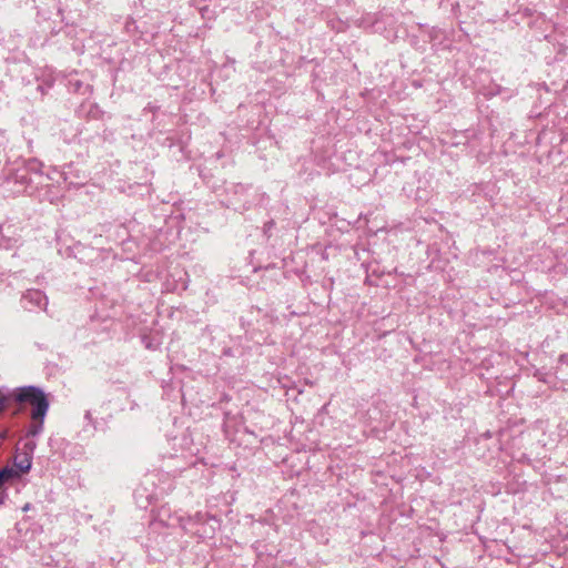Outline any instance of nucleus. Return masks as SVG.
Wrapping results in <instances>:
<instances>
[{"label": "nucleus", "instance_id": "1", "mask_svg": "<svg viewBox=\"0 0 568 568\" xmlns=\"http://www.w3.org/2000/svg\"><path fill=\"white\" fill-rule=\"evenodd\" d=\"M16 400L19 403L28 402L32 405L31 417L33 420L40 422L32 430V434L37 435L42 429V423L49 409L45 394L38 387L26 386L17 390Z\"/></svg>", "mask_w": 568, "mask_h": 568}, {"label": "nucleus", "instance_id": "2", "mask_svg": "<svg viewBox=\"0 0 568 568\" xmlns=\"http://www.w3.org/2000/svg\"><path fill=\"white\" fill-rule=\"evenodd\" d=\"M193 532L200 538H211L220 528V520L206 513H197L192 519Z\"/></svg>", "mask_w": 568, "mask_h": 568}, {"label": "nucleus", "instance_id": "3", "mask_svg": "<svg viewBox=\"0 0 568 568\" xmlns=\"http://www.w3.org/2000/svg\"><path fill=\"white\" fill-rule=\"evenodd\" d=\"M23 301L39 308L45 310L48 305L47 296L39 290H30L23 295Z\"/></svg>", "mask_w": 568, "mask_h": 568}, {"label": "nucleus", "instance_id": "4", "mask_svg": "<svg viewBox=\"0 0 568 568\" xmlns=\"http://www.w3.org/2000/svg\"><path fill=\"white\" fill-rule=\"evenodd\" d=\"M14 466L23 474L29 473L32 466V459L28 454L17 455Z\"/></svg>", "mask_w": 568, "mask_h": 568}, {"label": "nucleus", "instance_id": "5", "mask_svg": "<svg viewBox=\"0 0 568 568\" xmlns=\"http://www.w3.org/2000/svg\"><path fill=\"white\" fill-rule=\"evenodd\" d=\"M560 362L568 363V355H561L560 356Z\"/></svg>", "mask_w": 568, "mask_h": 568}, {"label": "nucleus", "instance_id": "6", "mask_svg": "<svg viewBox=\"0 0 568 568\" xmlns=\"http://www.w3.org/2000/svg\"><path fill=\"white\" fill-rule=\"evenodd\" d=\"M4 408V398L0 397V412Z\"/></svg>", "mask_w": 568, "mask_h": 568}]
</instances>
